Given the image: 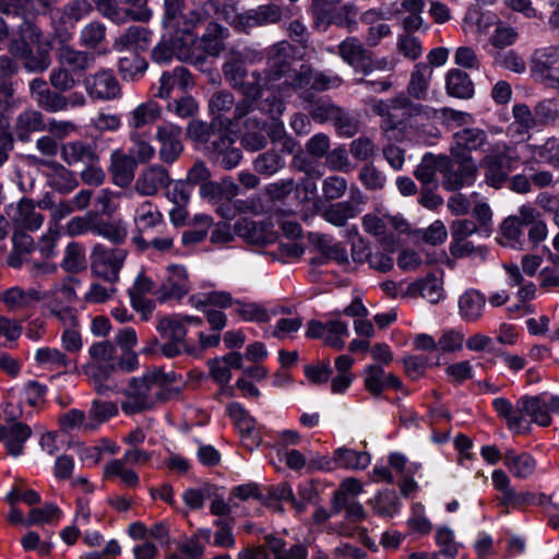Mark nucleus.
Segmentation results:
<instances>
[{
    "label": "nucleus",
    "instance_id": "f257e3e1",
    "mask_svg": "<svg viewBox=\"0 0 559 559\" xmlns=\"http://www.w3.org/2000/svg\"><path fill=\"white\" fill-rule=\"evenodd\" d=\"M492 407L511 432L525 435L531 430V423L543 427L551 424V414H559V396L548 393L523 395L514 405L500 396L493 399Z\"/></svg>",
    "mask_w": 559,
    "mask_h": 559
},
{
    "label": "nucleus",
    "instance_id": "f03ea898",
    "mask_svg": "<svg viewBox=\"0 0 559 559\" xmlns=\"http://www.w3.org/2000/svg\"><path fill=\"white\" fill-rule=\"evenodd\" d=\"M163 26L167 35L179 37L182 41L180 52L188 53V45L195 46V28L206 22L218 7L214 0L200 4L189 3L188 0H164Z\"/></svg>",
    "mask_w": 559,
    "mask_h": 559
},
{
    "label": "nucleus",
    "instance_id": "7ed1b4c3",
    "mask_svg": "<svg viewBox=\"0 0 559 559\" xmlns=\"http://www.w3.org/2000/svg\"><path fill=\"white\" fill-rule=\"evenodd\" d=\"M176 379L175 372L153 370L142 378H133L126 391L121 409L127 415L152 409L158 402L176 399L180 395L179 388L169 386Z\"/></svg>",
    "mask_w": 559,
    "mask_h": 559
},
{
    "label": "nucleus",
    "instance_id": "20e7f679",
    "mask_svg": "<svg viewBox=\"0 0 559 559\" xmlns=\"http://www.w3.org/2000/svg\"><path fill=\"white\" fill-rule=\"evenodd\" d=\"M295 49L288 41L273 45L269 51L267 71L263 75L266 81L264 90H276L278 97L288 94L289 90H304L310 83L309 68H294Z\"/></svg>",
    "mask_w": 559,
    "mask_h": 559
},
{
    "label": "nucleus",
    "instance_id": "39448f33",
    "mask_svg": "<svg viewBox=\"0 0 559 559\" xmlns=\"http://www.w3.org/2000/svg\"><path fill=\"white\" fill-rule=\"evenodd\" d=\"M223 74L226 82L243 96L234 109L235 123H238L245 116H249L247 122L249 126L261 127L263 122L258 118L254 104L262 96L264 86H266L263 75L259 72L248 75L243 61L238 59L228 60L223 66Z\"/></svg>",
    "mask_w": 559,
    "mask_h": 559
},
{
    "label": "nucleus",
    "instance_id": "423d86ee",
    "mask_svg": "<svg viewBox=\"0 0 559 559\" xmlns=\"http://www.w3.org/2000/svg\"><path fill=\"white\" fill-rule=\"evenodd\" d=\"M127 255V250L122 248L96 243L90 254L91 271L96 277L115 285L119 281Z\"/></svg>",
    "mask_w": 559,
    "mask_h": 559
},
{
    "label": "nucleus",
    "instance_id": "0eeeda50",
    "mask_svg": "<svg viewBox=\"0 0 559 559\" xmlns=\"http://www.w3.org/2000/svg\"><path fill=\"white\" fill-rule=\"evenodd\" d=\"M518 158L515 150L506 142L493 143L489 153L480 162V166L485 169L486 182L493 188H500L511 171L510 164Z\"/></svg>",
    "mask_w": 559,
    "mask_h": 559
},
{
    "label": "nucleus",
    "instance_id": "6e6552de",
    "mask_svg": "<svg viewBox=\"0 0 559 559\" xmlns=\"http://www.w3.org/2000/svg\"><path fill=\"white\" fill-rule=\"evenodd\" d=\"M492 144L484 129L463 127L454 131L450 143V154L454 160H474L473 152L489 153Z\"/></svg>",
    "mask_w": 559,
    "mask_h": 559
},
{
    "label": "nucleus",
    "instance_id": "1a4fd4ad",
    "mask_svg": "<svg viewBox=\"0 0 559 559\" xmlns=\"http://www.w3.org/2000/svg\"><path fill=\"white\" fill-rule=\"evenodd\" d=\"M190 289L191 283L187 267L181 264H169L165 269L160 286L154 294L159 302H166L173 299H182Z\"/></svg>",
    "mask_w": 559,
    "mask_h": 559
},
{
    "label": "nucleus",
    "instance_id": "9d476101",
    "mask_svg": "<svg viewBox=\"0 0 559 559\" xmlns=\"http://www.w3.org/2000/svg\"><path fill=\"white\" fill-rule=\"evenodd\" d=\"M4 213L9 217L13 229L38 230L45 221L44 215L36 210L34 201L22 198L4 206Z\"/></svg>",
    "mask_w": 559,
    "mask_h": 559
},
{
    "label": "nucleus",
    "instance_id": "9b49d317",
    "mask_svg": "<svg viewBox=\"0 0 559 559\" xmlns=\"http://www.w3.org/2000/svg\"><path fill=\"white\" fill-rule=\"evenodd\" d=\"M493 488L498 491L496 497L497 504L504 509L508 514L511 509H523L527 507L530 498L528 491H518L512 485L511 479L503 469H495L491 474Z\"/></svg>",
    "mask_w": 559,
    "mask_h": 559
},
{
    "label": "nucleus",
    "instance_id": "f8f14e48",
    "mask_svg": "<svg viewBox=\"0 0 559 559\" xmlns=\"http://www.w3.org/2000/svg\"><path fill=\"white\" fill-rule=\"evenodd\" d=\"M156 140L159 143V159L167 165L177 162L182 154V129L181 127L166 122L157 127Z\"/></svg>",
    "mask_w": 559,
    "mask_h": 559
},
{
    "label": "nucleus",
    "instance_id": "ddd939ff",
    "mask_svg": "<svg viewBox=\"0 0 559 559\" xmlns=\"http://www.w3.org/2000/svg\"><path fill=\"white\" fill-rule=\"evenodd\" d=\"M47 299L46 292L36 287L12 286L0 293V302L11 312L34 309L39 302Z\"/></svg>",
    "mask_w": 559,
    "mask_h": 559
},
{
    "label": "nucleus",
    "instance_id": "4468645a",
    "mask_svg": "<svg viewBox=\"0 0 559 559\" xmlns=\"http://www.w3.org/2000/svg\"><path fill=\"white\" fill-rule=\"evenodd\" d=\"M170 183L169 171L159 164H151L141 169L134 180L133 191L141 197L157 195Z\"/></svg>",
    "mask_w": 559,
    "mask_h": 559
},
{
    "label": "nucleus",
    "instance_id": "2eb2a0df",
    "mask_svg": "<svg viewBox=\"0 0 559 559\" xmlns=\"http://www.w3.org/2000/svg\"><path fill=\"white\" fill-rule=\"evenodd\" d=\"M454 167L451 158L449 164L442 166V186L448 191H457L464 187L473 186L477 178V165L474 160H455Z\"/></svg>",
    "mask_w": 559,
    "mask_h": 559
},
{
    "label": "nucleus",
    "instance_id": "dca6fc26",
    "mask_svg": "<svg viewBox=\"0 0 559 559\" xmlns=\"http://www.w3.org/2000/svg\"><path fill=\"white\" fill-rule=\"evenodd\" d=\"M85 90L96 100H114L121 97V86L114 72L100 69L85 80Z\"/></svg>",
    "mask_w": 559,
    "mask_h": 559
},
{
    "label": "nucleus",
    "instance_id": "f3484780",
    "mask_svg": "<svg viewBox=\"0 0 559 559\" xmlns=\"http://www.w3.org/2000/svg\"><path fill=\"white\" fill-rule=\"evenodd\" d=\"M203 320L197 316L176 313L158 320L156 330L163 338L187 342V326L199 328Z\"/></svg>",
    "mask_w": 559,
    "mask_h": 559
},
{
    "label": "nucleus",
    "instance_id": "a211bd4d",
    "mask_svg": "<svg viewBox=\"0 0 559 559\" xmlns=\"http://www.w3.org/2000/svg\"><path fill=\"white\" fill-rule=\"evenodd\" d=\"M519 222L524 228L531 248L538 246L547 237L548 229L542 213L534 206L523 204L515 213Z\"/></svg>",
    "mask_w": 559,
    "mask_h": 559
},
{
    "label": "nucleus",
    "instance_id": "6ab92c4d",
    "mask_svg": "<svg viewBox=\"0 0 559 559\" xmlns=\"http://www.w3.org/2000/svg\"><path fill=\"white\" fill-rule=\"evenodd\" d=\"M194 86V81L190 71L185 67H176L170 71H165L159 78L158 87L155 97L167 99L171 96L175 88L187 92Z\"/></svg>",
    "mask_w": 559,
    "mask_h": 559
},
{
    "label": "nucleus",
    "instance_id": "aec40b11",
    "mask_svg": "<svg viewBox=\"0 0 559 559\" xmlns=\"http://www.w3.org/2000/svg\"><path fill=\"white\" fill-rule=\"evenodd\" d=\"M32 428L15 419L8 420L0 432V441H3L7 452L17 457L23 454L26 441L31 438Z\"/></svg>",
    "mask_w": 559,
    "mask_h": 559
},
{
    "label": "nucleus",
    "instance_id": "412c9836",
    "mask_svg": "<svg viewBox=\"0 0 559 559\" xmlns=\"http://www.w3.org/2000/svg\"><path fill=\"white\" fill-rule=\"evenodd\" d=\"M366 390L373 396H380L386 389L400 390L402 381L393 373H388L379 365H369L362 371Z\"/></svg>",
    "mask_w": 559,
    "mask_h": 559
},
{
    "label": "nucleus",
    "instance_id": "4be33fe9",
    "mask_svg": "<svg viewBox=\"0 0 559 559\" xmlns=\"http://www.w3.org/2000/svg\"><path fill=\"white\" fill-rule=\"evenodd\" d=\"M38 165L46 167L47 183L60 193H69L79 186L73 171L56 160L39 159Z\"/></svg>",
    "mask_w": 559,
    "mask_h": 559
},
{
    "label": "nucleus",
    "instance_id": "5701e85b",
    "mask_svg": "<svg viewBox=\"0 0 559 559\" xmlns=\"http://www.w3.org/2000/svg\"><path fill=\"white\" fill-rule=\"evenodd\" d=\"M136 160L122 150H115L110 154L109 173L114 185L127 188L134 180Z\"/></svg>",
    "mask_w": 559,
    "mask_h": 559
},
{
    "label": "nucleus",
    "instance_id": "b1692460",
    "mask_svg": "<svg viewBox=\"0 0 559 559\" xmlns=\"http://www.w3.org/2000/svg\"><path fill=\"white\" fill-rule=\"evenodd\" d=\"M60 156L69 166H73L79 163L84 165L99 163V156L95 146L82 140L63 143L60 147Z\"/></svg>",
    "mask_w": 559,
    "mask_h": 559
},
{
    "label": "nucleus",
    "instance_id": "393cba45",
    "mask_svg": "<svg viewBox=\"0 0 559 559\" xmlns=\"http://www.w3.org/2000/svg\"><path fill=\"white\" fill-rule=\"evenodd\" d=\"M241 120L242 119H240L238 123H235L234 117L231 119H226V124L223 126V130L222 127L216 130L217 128H213L211 126V133L207 136L206 150L212 160L234 146V129L239 128Z\"/></svg>",
    "mask_w": 559,
    "mask_h": 559
},
{
    "label": "nucleus",
    "instance_id": "a878e982",
    "mask_svg": "<svg viewBox=\"0 0 559 559\" xmlns=\"http://www.w3.org/2000/svg\"><path fill=\"white\" fill-rule=\"evenodd\" d=\"M160 106L154 100H146L139 104L135 108L127 114V126L129 132L136 131L144 133L145 128L152 127L160 117Z\"/></svg>",
    "mask_w": 559,
    "mask_h": 559
},
{
    "label": "nucleus",
    "instance_id": "bb28decb",
    "mask_svg": "<svg viewBox=\"0 0 559 559\" xmlns=\"http://www.w3.org/2000/svg\"><path fill=\"white\" fill-rule=\"evenodd\" d=\"M182 41L179 37L167 35L165 31L162 40L152 50L153 61L166 64L171 61L174 56L181 61L192 60L194 58V46L188 45V53L183 57L180 52Z\"/></svg>",
    "mask_w": 559,
    "mask_h": 559
},
{
    "label": "nucleus",
    "instance_id": "cd10ccee",
    "mask_svg": "<svg viewBox=\"0 0 559 559\" xmlns=\"http://www.w3.org/2000/svg\"><path fill=\"white\" fill-rule=\"evenodd\" d=\"M260 114H266L272 118V122L269 126L267 135L272 142H280L287 134L283 121L278 118L285 110V103L282 97L273 95L266 97L259 104L258 108Z\"/></svg>",
    "mask_w": 559,
    "mask_h": 559
},
{
    "label": "nucleus",
    "instance_id": "c85d7f7f",
    "mask_svg": "<svg viewBox=\"0 0 559 559\" xmlns=\"http://www.w3.org/2000/svg\"><path fill=\"white\" fill-rule=\"evenodd\" d=\"M228 36V29L215 22H210L200 38L197 37L195 49H200L207 56L217 57L225 49L224 40Z\"/></svg>",
    "mask_w": 559,
    "mask_h": 559
},
{
    "label": "nucleus",
    "instance_id": "c756f323",
    "mask_svg": "<svg viewBox=\"0 0 559 559\" xmlns=\"http://www.w3.org/2000/svg\"><path fill=\"white\" fill-rule=\"evenodd\" d=\"M503 464L514 478L527 479L534 475L537 462L528 452L508 449L503 453Z\"/></svg>",
    "mask_w": 559,
    "mask_h": 559
},
{
    "label": "nucleus",
    "instance_id": "7c9ffc66",
    "mask_svg": "<svg viewBox=\"0 0 559 559\" xmlns=\"http://www.w3.org/2000/svg\"><path fill=\"white\" fill-rule=\"evenodd\" d=\"M11 51L14 56L23 60L24 68L28 72H43L49 67V52L39 45L28 47L13 44Z\"/></svg>",
    "mask_w": 559,
    "mask_h": 559
},
{
    "label": "nucleus",
    "instance_id": "2f4dec72",
    "mask_svg": "<svg viewBox=\"0 0 559 559\" xmlns=\"http://www.w3.org/2000/svg\"><path fill=\"white\" fill-rule=\"evenodd\" d=\"M404 295L408 297L421 296L431 304L438 302L443 297L441 280L433 273L426 277L408 283Z\"/></svg>",
    "mask_w": 559,
    "mask_h": 559
},
{
    "label": "nucleus",
    "instance_id": "473e14b6",
    "mask_svg": "<svg viewBox=\"0 0 559 559\" xmlns=\"http://www.w3.org/2000/svg\"><path fill=\"white\" fill-rule=\"evenodd\" d=\"M500 243L516 250H528L531 248L527 236L522 228L516 214L503 219L500 225Z\"/></svg>",
    "mask_w": 559,
    "mask_h": 559
},
{
    "label": "nucleus",
    "instance_id": "72a5a7b5",
    "mask_svg": "<svg viewBox=\"0 0 559 559\" xmlns=\"http://www.w3.org/2000/svg\"><path fill=\"white\" fill-rule=\"evenodd\" d=\"M282 19V9L273 3L259 5L238 16L239 23L245 27H254L278 22Z\"/></svg>",
    "mask_w": 559,
    "mask_h": 559
},
{
    "label": "nucleus",
    "instance_id": "f704fd0d",
    "mask_svg": "<svg viewBox=\"0 0 559 559\" xmlns=\"http://www.w3.org/2000/svg\"><path fill=\"white\" fill-rule=\"evenodd\" d=\"M486 297L477 289L471 288L459 298V313L464 321L475 322L483 316Z\"/></svg>",
    "mask_w": 559,
    "mask_h": 559
},
{
    "label": "nucleus",
    "instance_id": "c9c22d12",
    "mask_svg": "<svg viewBox=\"0 0 559 559\" xmlns=\"http://www.w3.org/2000/svg\"><path fill=\"white\" fill-rule=\"evenodd\" d=\"M445 91L451 97L468 99L474 95V83L466 72L451 69L445 75Z\"/></svg>",
    "mask_w": 559,
    "mask_h": 559
},
{
    "label": "nucleus",
    "instance_id": "e433bc0d",
    "mask_svg": "<svg viewBox=\"0 0 559 559\" xmlns=\"http://www.w3.org/2000/svg\"><path fill=\"white\" fill-rule=\"evenodd\" d=\"M432 69L427 63H416L407 85V93L417 100L427 98L430 81L432 78Z\"/></svg>",
    "mask_w": 559,
    "mask_h": 559
},
{
    "label": "nucleus",
    "instance_id": "4c0bfd02",
    "mask_svg": "<svg viewBox=\"0 0 559 559\" xmlns=\"http://www.w3.org/2000/svg\"><path fill=\"white\" fill-rule=\"evenodd\" d=\"M449 164L448 156H435L425 154L414 175L424 186L430 188L436 183V174H441V168Z\"/></svg>",
    "mask_w": 559,
    "mask_h": 559
},
{
    "label": "nucleus",
    "instance_id": "58836bf2",
    "mask_svg": "<svg viewBox=\"0 0 559 559\" xmlns=\"http://www.w3.org/2000/svg\"><path fill=\"white\" fill-rule=\"evenodd\" d=\"M234 95L228 91H216L209 99V111L213 116L212 127H223L226 124V119L223 120L225 114L230 111L233 107L236 108Z\"/></svg>",
    "mask_w": 559,
    "mask_h": 559
},
{
    "label": "nucleus",
    "instance_id": "ea45409f",
    "mask_svg": "<svg viewBox=\"0 0 559 559\" xmlns=\"http://www.w3.org/2000/svg\"><path fill=\"white\" fill-rule=\"evenodd\" d=\"M45 129L46 124L41 112L34 109H27L19 114L14 124L16 136L21 141H27L31 133Z\"/></svg>",
    "mask_w": 559,
    "mask_h": 559
},
{
    "label": "nucleus",
    "instance_id": "a19ab883",
    "mask_svg": "<svg viewBox=\"0 0 559 559\" xmlns=\"http://www.w3.org/2000/svg\"><path fill=\"white\" fill-rule=\"evenodd\" d=\"M151 43V33L142 26L132 25L116 40L115 48L121 50H144Z\"/></svg>",
    "mask_w": 559,
    "mask_h": 559
},
{
    "label": "nucleus",
    "instance_id": "79ce46f5",
    "mask_svg": "<svg viewBox=\"0 0 559 559\" xmlns=\"http://www.w3.org/2000/svg\"><path fill=\"white\" fill-rule=\"evenodd\" d=\"M134 224L140 233L148 231L163 224V215L152 201H143L134 213Z\"/></svg>",
    "mask_w": 559,
    "mask_h": 559
},
{
    "label": "nucleus",
    "instance_id": "37998d69",
    "mask_svg": "<svg viewBox=\"0 0 559 559\" xmlns=\"http://www.w3.org/2000/svg\"><path fill=\"white\" fill-rule=\"evenodd\" d=\"M93 235L103 237L114 245H121L127 238V228L121 222L105 221L95 214Z\"/></svg>",
    "mask_w": 559,
    "mask_h": 559
},
{
    "label": "nucleus",
    "instance_id": "c03bdc74",
    "mask_svg": "<svg viewBox=\"0 0 559 559\" xmlns=\"http://www.w3.org/2000/svg\"><path fill=\"white\" fill-rule=\"evenodd\" d=\"M359 214L358 207L350 201L330 204L322 213V217L330 224L342 227L347 221Z\"/></svg>",
    "mask_w": 559,
    "mask_h": 559
},
{
    "label": "nucleus",
    "instance_id": "a18cd8bd",
    "mask_svg": "<svg viewBox=\"0 0 559 559\" xmlns=\"http://www.w3.org/2000/svg\"><path fill=\"white\" fill-rule=\"evenodd\" d=\"M59 60L62 66L71 68L72 71L82 72L95 63V55L66 46L59 51Z\"/></svg>",
    "mask_w": 559,
    "mask_h": 559
},
{
    "label": "nucleus",
    "instance_id": "49530a36",
    "mask_svg": "<svg viewBox=\"0 0 559 559\" xmlns=\"http://www.w3.org/2000/svg\"><path fill=\"white\" fill-rule=\"evenodd\" d=\"M373 512L380 516L393 518L401 510V502L397 495L392 490L379 491L369 499Z\"/></svg>",
    "mask_w": 559,
    "mask_h": 559
},
{
    "label": "nucleus",
    "instance_id": "de8ad7c7",
    "mask_svg": "<svg viewBox=\"0 0 559 559\" xmlns=\"http://www.w3.org/2000/svg\"><path fill=\"white\" fill-rule=\"evenodd\" d=\"M37 364L58 372H67L72 367L71 359L57 348L40 347L35 353Z\"/></svg>",
    "mask_w": 559,
    "mask_h": 559
},
{
    "label": "nucleus",
    "instance_id": "09e8293b",
    "mask_svg": "<svg viewBox=\"0 0 559 559\" xmlns=\"http://www.w3.org/2000/svg\"><path fill=\"white\" fill-rule=\"evenodd\" d=\"M333 459L338 467L350 469H365L371 461L369 453L348 448L336 449Z\"/></svg>",
    "mask_w": 559,
    "mask_h": 559
},
{
    "label": "nucleus",
    "instance_id": "8fccbe9b",
    "mask_svg": "<svg viewBox=\"0 0 559 559\" xmlns=\"http://www.w3.org/2000/svg\"><path fill=\"white\" fill-rule=\"evenodd\" d=\"M234 312L247 322L265 323L269 322L275 312L255 302H245L235 300Z\"/></svg>",
    "mask_w": 559,
    "mask_h": 559
},
{
    "label": "nucleus",
    "instance_id": "3c124183",
    "mask_svg": "<svg viewBox=\"0 0 559 559\" xmlns=\"http://www.w3.org/2000/svg\"><path fill=\"white\" fill-rule=\"evenodd\" d=\"M61 267L72 274L80 273L86 267L85 247L76 241L68 243L61 260Z\"/></svg>",
    "mask_w": 559,
    "mask_h": 559
},
{
    "label": "nucleus",
    "instance_id": "603ef678",
    "mask_svg": "<svg viewBox=\"0 0 559 559\" xmlns=\"http://www.w3.org/2000/svg\"><path fill=\"white\" fill-rule=\"evenodd\" d=\"M118 414V407L109 401L95 400L92 402L88 412V423L85 425V431H92L99 425L109 420Z\"/></svg>",
    "mask_w": 559,
    "mask_h": 559
},
{
    "label": "nucleus",
    "instance_id": "864d4df0",
    "mask_svg": "<svg viewBox=\"0 0 559 559\" xmlns=\"http://www.w3.org/2000/svg\"><path fill=\"white\" fill-rule=\"evenodd\" d=\"M257 115H259L258 111ZM248 117L249 116H245L240 122V124H242L246 129L241 138V143L246 150L257 152L264 148L267 143L265 135L261 132L262 129L266 126V120L258 116V118L263 122V124L259 128H253L247 123Z\"/></svg>",
    "mask_w": 559,
    "mask_h": 559
},
{
    "label": "nucleus",
    "instance_id": "5fc2aeb1",
    "mask_svg": "<svg viewBox=\"0 0 559 559\" xmlns=\"http://www.w3.org/2000/svg\"><path fill=\"white\" fill-rule=\"evenodd\" d=\"M341 107L329 98H320L310 104L308 114L318 123L333 122L336 115H340Z\"/></svg>",
    "mask_w": 559,
    "mask_h": 559
},
{
    "label": "nucleus",
    "instance_id": "6e6d98bb",
    "mask_svg": "<svg viewBox=\"0 0 559 559\" xmlns=\"http://www.w3.org/2000/svg\"><path fill=\"white\" fill-rule=\"evenodd\" d=\"M106 26L98 21L87 23L80 32L79 43L82 47L96 49L106 39Z\"/></svg>",
    "mask_w": 559,
    "mask_h": 559
},
{
    "label": "nucleus",
    "instance_id": "4d7b16f0",
    "mask_svg": "<svg viewBox=\"0 0 559 559\" xmlns=\"http://www.w3.org/2000/svg\"><path fill=\"white\" fill-rule=\"evenodd\" d=\"M530 147L537 162L559 167V139L551 136L543 144Z\"/></svg>",
    "mask_w": 559,
    "mask_h": 559
},
{
    "label": "nucleus",
    "instance_id": "13d9d810",
    "mask_svg": "<svg viewBox=\"0 0 559 559\" xmlns=\"http://www.w3.org/2000/svg\"><path fill=\"white\" fill-rule=\"evenodd\" d=\"M285 165L284 158L275 151H267L257 156L253 167L257 173L264 176H273Z\"/></svg>",
    "mask_w": 559,
    "mask_h": 559
},
{
    "label": "nucleus",
    "instance_id": "bf43d9fd",
    "mask_svg": "<svg viewBox=\"0 0 559 559\" xmlns=\"http://www.w3.org/2000/svg\"><path fill=\"white\" fill-rule=\"evenodd\" d=\"M129 139L132 143L130 156H132L136 163L150 162L155 156V148L147 141L144 133H138L136 131L129 132Z\"/></svg>",
    "mask_w": 559,
    "mask_h": 559
},
{
    "label": "nucleus",
    "instance_id": "052dcab7",
    "mask_svg": "<svg viewBox=\"0 0 559 559\" xmlns=\"http://www.w3.org/2000/svg\"><path fill=\"white\" fill-rule=\"evenodd\" d=\"M533 110L540 130L554 126L559 119V106L555 99H543L536 103Z\"/></svg>",
    "mask_w": 559,
    "mask_h": 559
},
{
    "label": "nucleus",
    "instance_id": "680f3d73",
    "mask_svg": "<svg viewBox=\"0 0 559 559\" xmlns=\"http://www.w3.org/2000/svg\"><path fill=\"white\" fill-rule=\"evenodd\" d=\"M123 460H111L105 465L106 477H119L129 487H136L140 483L138 474L133 469L126 468Z\"/></svg>",
    "mask_w": 559,
    "mask_h": 559
},
{
    "label": "nucleus",
    "instance_id": "e2e57ef3",
    "mask_svg": "<svg viewBox=\"0 0 559 559\" xmlns=\"http://www.w3.org/2000/svg\"><path fill=\"white\" fill-rule=\"evenodd\" d=\"M349 331L345 322L340 320H332L328 322V329L323 337L324 344L341 350L345 346L344 338L348 336Z\"/></svg>",
    "mask_w": 559,
    "mask_h": 559
},
{
    "label": "nucleus",
    "instance_id": "0e129e2a",
    "mask_svg": "<svg viewBox=\"0 0 559 559\" xmlns=\"http://www.w3.org/2000/svg\"><path fill=\"white\" fill-rule=\"evenodd\" d=\"M358 180L366 190H381L386 183V177L371 163L364 165L358 173Z\"/></svg>",
    "mask_w": 559,
    "mask_h": 559
},
{
    "label": "nucleus",
    "instance_id": "69168bd1",
    "mask_svg": "<svg viewBox=\"0 0 559 559\" xmlns=\"http://www.w3.org/2000/svg\"><path fill=\"white\" fill-rule=\"evenodd\" d=\"M349 153L358 162H370L377 154V145L370 138L361 135L350 142Z\"/></svg>",
    "mask_w": 559,
    "mask_h": 559
},
{
    "label": "nucleus",
    "instance_id": "338daca9",
    "mask_svg": "<svg viewBox=\"0 0 559 559\" xmlns=\"http://www.w3.org/2000/svg\"><path fill=\"white\" fill-rule=\"evenodd\" d=\"M519 38L516 28L497 21V26L490 36V44L498 49L512 46Z\"/></svg>",
    "mask_w": 559,
    "mask_h": 559
},
{
    "label": "nucleus",
    "instance_id": "774afa93",
    "mask_svg": "<svg viewBox=\"0 0 559 559\" xmlns=\"http://www.w3.org/2000/svg\"><path fill=\"white\" fill-rule=\"evenodd\" d=\"M166 198L174 204H188L193 191V188L185 179L173 180L165 188Z\"/></svg>",
    "mask_w": 559,
    "mask_h": 559
}]
</instances>
